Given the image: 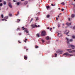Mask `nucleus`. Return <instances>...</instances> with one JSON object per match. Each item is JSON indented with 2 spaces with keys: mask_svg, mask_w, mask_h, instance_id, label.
Segmentation results:
<instances>
[{
  "mask_svg": "<svg viewBox=\"0 0 75 75\" xmlns=\"http://www.w3.org/2000/svg\"><path fill=\"white\" fill-rule=\"evenodd\" d=\"M8 0V1H10V0Z\"/></svg>",
  "mask_w": 75,
  "mask_h": 75,
  "instance_id": "56",
  "label": "nucleus"
},
{
  "mask_svg": "<svg viewBox=\"0 0 75 75\" xmlns=\"http://www.w3.org/2000/svg\"><path fill=\"white\" fill-rule=\"evenodd\" d=\"M33 21V18H32L31 19V20H30V22L31 21Z\"/></svg>",
  "mask_w": 75,
  "mask_h": 75,
  "instance_id": "41",
  "label": "nucleus"
},
{
  "mask_svg": "<svg viewBox=\"0 0 75 75\" xmlns=\"http://www.w3.org/2000/svg\"><path fill=\"white\" fill-rule=\"evenodd\" d=\"M66 39L67 40V44H69V41L70 42H72V41H73V40L72 39H71L70 40H69V39H68V38H66Z\"/></svg>",
  "mask_w": 75,
  "mask_h": 75,
  "instance_id": "2",
  "label": "nucleus"
},
{
  "mask_svg": "<svg viewBox=\"0 0 75 75\" xmlns=\"http://www.w3.org/2000/svg\"><path fill=\"white\" fill-rule=\"evenodd\" d=\"M52 57H54V56H52Z\"/></svg>",
  "mask_w": 75,
  "mask_h": 75,
  "instance_id": "61",
  "label": "nucleus"
},
{
  "mask_svg": "<svg viewBox=\"0 0 75 75\" xmlns=\"http://www.w3.org/2000/svg\"><path fill=\"white\" fill-rule=\"evenodd\" d=\"M4 19H2V21H4Z\"/></svg>",
  "mask_w": 75,
  "mask_h": 75,
  "instance_id": "48",
  "label": "nucleus"
},
{
  "mask_svg": "<svg viewBox=\"0 0 75 75\" xmlns=\"http://www.w3.org/2000/svg\"><path fill=\"white\" fill-rule=\"evenodd\" d=\"M18 34H19V35H21V33H18Z\"/></svg>",
  "mask_w": 75,
  "mask_h": 75,
  "instance_id": "39",
  "label": "nucleus"
},
{
  "mask_svg": "<svg viewBox=\"0 0 75 75\" xmlns=\"http://www.w3.org/2000/svg\"><path fill=\"white\" fill-rule=\"evenodd\" d=\"M58 17H59V16H58Z\"/></svg>",
  "mask_w": 75,
  "mask_h": 75,
  "instance_id": "57",
  "label": "nucleus"
},
{
  "mask_svg": "<svg viewBox=\"0 0 75 75\" xmlns=\"http://www.w3.org/2000/svg\"><path fill=\"white\" fill-rule=\"evenodd\" d=\"M8 18V16H6L4 18L5 20H6Z\"/></svg>",
  "mask_w": 75,
  "mask_h": 75,
  "instance_id": "16",
  "label": "nucleus"
},
{
  "mask_svg": "<svg viewBox=\"0 0 75 75\" xmlns=\"http://www.w3.org/2000/svg\"><path fill=\"white\" fill-rule=\"evenodd\" d=\"M1 0H0V3H1Z\"/></svg>",
  "mask_w": 75,
  "mask_h": 75,
  "instance_id": "52",
  "label": "nucleus"
},
{
  "mask_svg": "<svg viewBox=\"0 0 75 75\" xmlns=\"http://www.w3.org/2000/svg\"><path fill=\"white\" fill-rule=\"evenodd\" d=\"M64 9L63 8L62 9V11H64Z\"/></svg>",
  "mask_w": 75,
  "mask_h": 75,
  "instance_id": "40",
  "label": "nucleus"
},
{
  "mask_svg": "<svg viewBox=\"0 0 75 75\" xmlns=\"http://www.w3.org/2000/svg\"><path fill=\"white\" fill-rule=\"evenodd\" d=\"M4 4H6V1H4Z\"/></svg>",
  "mask_w": 75,
  "mask_h": 75,
  "instance_id": "26",
  "label": "nucleus"
},
{
  "mask_svg": "<svg viewBox=\"0 0 75 75\" xmlns=\"http://www.w3.org/2000/svg\"><path fill=\"white\" fill-rule=\"evenodd\" d=\"M56 20H58V18H56Z\"/></svg>",
  "mask_w": 75,
  "mask_h": 75,
  "instance_id": "42",
  "label": "nucleus"
},
{
  "mask_svg": "<svg viewBox=\"0 0 75 75\" xmlns=\"http://www.w3.org/2000/svg\"><path fill=\"white\" fill-rule=\"evenodd\" d=\"M3 5V4L2 3L0 4V6H2Z\"/></svg>",
  "mask_w": 75,
  "mask_h": 75,
  "instance_id": "28",
  "label": "nucleus"
},
{
  "mask_svg": "<svg viewBox=\"0 0 75 75\" xmlns=\"http://www.w3.org/2000/svg\"><path fill=\"white\" fill-rule=\"evenodd\" d=\"M61 4L62 5H65V3H64V2H63L62 3H61Z\"/></svg>",
  "mask_w": 75,
  "mask_h": 75,
  "instance_id": "19",
  "label": "nucleus"
},
{
  "mask_svg": "<svg viewBox=\"0 0 75 75\" xmlns=\"http://www.w3.org/2000/svg\"><path fill=\"white\" fill-rule=\"evenodd\" d=\"M36 21L38 20V17H36Z\"/></svg>",
  "mask_w": 75,
  "mask_h": 75,
  "instance_id": "38",
  "label": "nucleus"
},
{
  "mask_svg": "<svg viewBox=\"0 0 75 75\" xmlns=\"http://www.w3.org/2000/svg\"><path fill=\"white\" fill-rule=\"evenodd\" d=\"M42 42H44V40L42 39Z\"/></svg>",
  "mask_w": 75,
  "mask_h": 75,
  "instance_id": "33",
  "label": "nucleus"
},
{
  "mask_svg": "<svg viewBox=\"0 0 75 75\" xmlns=\"http://www.w3.org/2000/svg\"><path fill=\"white\" fill-rule=\"evenodd\" d=\"M28 49H26V51H28Z\"/></svg>",
  "mask_w": 75,
  "mask_h": 75,
  "instance_id": "54",
  "label": "nucleus"
},
{
  "mask_svg": "<svg viewBox=\"0 0 75 75\" xmlns=\"http://www.w3.org/2000/svg\"><path fill=\"white\" fill-rule=\"evenodd\" d=\"M38 26L39 27H40V25H38Z\"/></svg>",
  "mask_w": 75,
  "mask_h": 75,
  "instance_id": "62",
  "label": "nucleus"
},
{
  "mask_svg": "<svg viewBox=\"0 0 75 75\" xmlns=\"http://www.w3.org/2000/svg\"><path fill=\"white\" fill-rule=\"evenodd\" d=\"M17 23H19V21H20V19H18L17 20Z\"/></svg>",
  "mask_w": 75,
  "mask_h": 75,
  "instance_id": "17",
  "label": "nucleus"
},
{
  "mask_svg": "<svg viewBox=\"0 0 75 75\" xmlns=\"http://www.w3.org/2000/svg\"><path fill=\"white\" fill-rule=\"evenodd\" d=\"M73 29L74 30H75V26L73 27Z\"/></svg>",
  "mask_w": 75,
  "mask_h": 75,
  "instance_id": "36",
  "label": "nucleus"
},
{
  "mask_svg": "<svg viewBox=\"0 0 75 75\" xmlns=\"http://www.w3.org/2000/svg\"><path fill=\"white\" fill-rule=\"evenodd\" d=\"M46 39L47 40H50V37L48 36L47 37Z\"/></svg>",
  "mask_w": 75,
  "mask_h": 75,
  "instance_id": "10",
  "label": "nucleus"
},
{
  "mask_svg": "<svg viewBox=\"0 0 75 75\" xmlns=\"http://www.w3.org/2000/svg\"><path fill=\"white\" fill-rule=\"evenodd\" d=\"M66 24L67 25H70L71 24V23H66Z\"/></svg>",
  "mask_w": 75,
  "mask_h": 75,
  "instance_id": "11",
  "label": "nucleus"
},
{
  "mask_svg": "<svg viewBox=\"0 0 75 75\" xmlns=\"http://www.w3.org/2000/svg\"><path fill=\"white\" fill-rule=\"evenodd\" d=\"M5 21H7V20H6V19H5Z\"/></svg>",
  "mask_w": 75,
  "mask_h": 75,
  "instance_id": "55",
  "label": "nucleus"
},
{
  "mask_svg": "<svg viewBox=\"0 0 75 75\" xmlns=\"http://www.w3.org/2000/svg\"><path fill=\"white\" fill-rule=\"evenodd\" d=\"M63 55H66L67 56L69 55V54L68 52H66V53H65L64 54H63Z\"/></svg>",
  "mask_w": 75,
  "mask_h": 75,
  "instance_id": "6",
  "label": "nucleus"
},
{
  "mask_svg": "<svg viewBox=\"0 0 75 75\" xmlns=\"http://www.w3.org/2000/svg\"><path fill=\"white\" fill-rule=\"evenodd\" d=\"M59 33H58V36H59Z\"/></svg>",
  "mask_w": 75,
  "mask_h": 75,
  "instance_id": "50",
  "label": "nucleus"
},
{
  "mask_svg": "<svg viewBox=\"0 0 75 75\" xmlns=\"http://www.w3.org/2000/svg\"><path fill=\"white\" fill-rule=\"evenodd\" d=\"M26 48V47H25L24 48H25V49Z\"/></svg>",
  "mask_w": 75,
  "mask_h": 75,
  "instance_id": "58",
  "label": "nucleus"
},
{
  "mask_svg": "<svg viewBox=\"0 0 75 75\" xmlns=\"http://www.w3.org/2000/svg\"><path fill=\"white\" fill-rule=\"evenodd\" d=\"M62 52H63V51L61 50H58V51L56 52V53H58V54H61L62 53Z\"/></svg>",
  "mask_w": 75,
  "mask_h": 75,
  "instance_id": "4",
  "label": "nucleus"
},
{
  "mask_svg": "<svg viewBox=\"0 0 75 75\" xmlns=\"http://www.w3.org/2000/svg\"><path fill=\"white\" fill-rule=\"evenodd\" d=\"M47 29H50V28H49V27L47 28Z\"/></svg>",
  "mask_w": 75,
  "mask_h": 75,
  "instance_id": "51",
  "label": "nucleus"
},
{
  "mask_svg": "<svg viewBox=\"0 0 75 75\" xmlns=\"http://www.w3.org/2000/svg\"><path fill=\"white\" fill-rule=\"evenodd\" d=\"M50 17V15H47V18H49Z\"/></svg>",
  "mask_w": 75,
  "mask_h": 75,
  "instance_id": "23",
  "label": "nucleus"
},
{
  "mask_svg": "<svg viewBox=\"0 0 75 75\" xmlns=\"http://www.w3.org/2000/svg\"><path fill=\"white\" fill-rule=\"evenodd\" d=\"M9 16H10V17H11L12 16V14L11 13H9Z\"/></svg>",
  "mask_w": 75,
  "mask_h": 75,
  "instance_id": "20",
  "label": "nucleus"
},
{
  "mask_svg": "<svg viewBox=\"0 0 75 75\" xmlns=\"http://www.w3.org/2000/svg\"><path fill=\"white\" fill-rule=\"evenodd\" d=\"M40 34L39 33H38L36 35V36H37L38 37H40Z\"/></svg>",
  "mask_w": 75,
  "mask_h": 75,
  "instance_id": "15",
  "label": "nucleus"
},
{
  "mask_svg": "<svg viewBox=\"0 0 75 75\" xmlns=\"http://www.w3.org/2000/svg\"><path fill=\"white\" fill-rule=\"evenodd\" d=\"M46 32L45 31H43L42 32V33L41 34V35L42 36H45V35Z\"/></svg>",
  "mask_w": 75,
  "mask_h": 75,
  "instance_id": "3",
  "label": "nucleus"
},
{
  "mask_svg": "<svg viewBox=\"0 0 75 75\" xmlns=\"http://www.w3.org/2000/svg\"><path fill=\"white\" fill-rule=\"evenodd\" d=\"M46 8H47V9H48V8H49V6H46Z\"/></svg>",
  "mask_w": 75,
  "mask_h": 75,
  "instance_id": "35",
  "label": "nucleus"
},
{
  "mask_svg": "<svg viewBox=\"0 0 75 75\" xmlns=\"http://www.w3.org/2000/svg\"><path fill=\"white\" fill-rule=\"evenodd\" d=\"M66 50L70 54H72L73 52H75V50H72L71 49H66Z\"/></svg>",
  "mask_w": 75,
  "mask_h": 75,
  "instance_id": "1",
  "label": "nucleus"
},
{
  "mask_svg": "<svg viewBox=\"0 0 75 75\" xmlns=\"http://www.w3.org/2000/svg\"><path fill=\"white\" fill-rule=\"evenodd\" d=\"M25 59L27 60V57L26 56H25L24 57Z\"/></svg>",
  "mask_w": 75,
  "mask_h": 75,
  "instance_id": "9",
  "label": "nucleus"
},
{
  "mask_svg": "<svg viewBox=\"0 0 75 75\" xmlns=\"http://www.w3.org/2000/svg\"><path fill=\"white\" fill-rule=\"evenodd\" d=\"M18 30H20V28H18L17 29V31H18Z\"/></svg>",
  "mask_w": 75,
  "mask_h": 75,
  "instance_id": "43",
  "label": "nucleus"
},
{
  "mask_svg": "<svg viewBox=\"0 0 75 75\" xmlns=\"http://www.w3.org/2000/svg\"><path fill=\"white\" fill-rule=\"evenodd\" d=\"M19 13H20V12L19 11H18V12L17 13V14H16V16H18V14H19Z\"/></svg>",
  "mask_w": 75,
  "mask_h": 75,
  "instance_id": "14",
  "label": "nucleus"
},
{
  "mask_svg": "<svg viewBox=\"0 0 75 75\" xmlns=\"http://www.w3.org/2000/svg\"><path fill=\"white\" fill-rule=\"evenodd\" d=\"M58 9H59V10H60V8H58Z\"/></svg>",
  "mask_w": 75,
  "mask_h": 75,
  "instance_id": "59",
  "label": "nucleus"
},
{
  "mask_svg": "<svg viewBox=\"0 0 75 75\" xmlns=\"http://www.w3.org/2000/svg\"><path fill=\"white\" fill-rule=\"evenodd\" d=\"M63 25H64V24H63Z\"/></svg>",
  "mask_w": 75,
  "mask_h": 75,
  "instance_id": "63",
  "label": "nucleus"
},
{
  "mask_svg": "<svg viewBox=\"0 0 75 75\" xmlns=\"http://www.w3.org/2000/svg\"><path fill=\"white\" fill-rule=\"evenodd\" d=\"M70 20H72V18H68V20H69L70 21H70Z\"/></svg>",
  "mask_w": 75,
  "mask_h": 75,
  "instance_id": "22",
  "label": "nucleus"
},
{
  "mask_svg": "<svg viewBox=\"0 0 75 75\" xmlns=\"http://www.w3.org/2000/svg\"><path fill=\"white\" fill-rule=\"evenodd\" d=\"M55 57H57V54H56V53L55 54Z\"/></svg>",
  "mask_w": 75,
  "mask_h": 75,
  "instance_id": "32",
  "label": "nucleus"
},
{
  "mask_svg": "<svg viewBox=\"0 0 75 75\" xmlns=\"http://www.w3.org/2000/svg\"><path fill=\"white\" fill-rule=\"evenodd\" d=\"M51 6H55V5H54V4H51Z\"/></svg>",
  "mask_w": 75,
  "mask_h": 75,
  "instance_id": "34",
  "label": "nucleus"
},
{
  "mask_svg": "<svg viewBox=\"0 0 75 75\" xmlns=\"http://www.w3.org/2000/svg\"><path fill=\"white\" fill-rule=\"evenodd\" d=\"M21 1H24V0H21Z\"/></svg>",
  "mask_w": 75,
  "mask_h": 75,
  "instance_id": "53",
  "label": "nucleus"
},
{
  "mask_svg": "<svg viewBox=\"0 0 75 75\" xmlns=\"http://www.w3.org/2000/svg\"><path fill=\"white\" fill-rule=\"evenodd\" d=\"M69 55L70 56H73V55L72 54H69Z\"/></svg>",
  "mask_w": 75,
  "mask_h": 75,
  "instance_id": "30",
  "label": "nucleus"
},
{
  "mask_svg": "<svg viewBox=\"0 0 75 75\" xmlns=\"http://www.w3.org/2000/svg\"><path fill=\"white\" fill-rule=\"evenodd\" d=\"M8 5L10 7V8H12V6H11V4H10V3L8 4Z\"/></svg>",
  "mask_w": 75,
  "mask_h": 75,
  "instance_id": "8",
  "label": "nucleus"
},
{
  "mask_svg": "<svg viewBox=\"0 0 75 75\" xmlns=\"http://www.w3.org/2000/svg\"><path fill=\"white\" fill-rule=\"evenodd\" d=\"M25 41H27V39H25Z\"/></svg>",
  "mask_w": 75,
  "mask_h": 75,
  "instance_id": "49",
  "label": "nucleus"
},
{
  "mask_svg": "<svg viewBox=\"0 0 75 75\" xmlns=\"http://www.w3.org/2000/svg\"><path fill=\"white\" fill-rule=\"evenodd\" d=\"M74 1H75V0H74Z\"/></svg>",
  "mask_w": 75,
  "mask_h": 75,
  "instance_id": "64",
  "label": "nucleus"
},
{
  "mask_svg": "<svg viewBox=\"0 0 75 75\" xmlns=\"http://www.w3.org/2000/svg\"><path fill=\"white\" fill-rule=\"evenodd\" d=\"M58 27H59V23H58Z\"/></svg>",
  "mask_w": 75,
  "mask_h": 75,
  "instance_id": "37",
  "label": "nucleus"
},
{
  "mask_svg": "<svg viewBox=\"0 0 75 75\" xmlns=\"http://www.w3.org/2000/svg\"><path fill=\"white\" fill-rule=\"evenodd\" d=\"M22 28H23V30H25V28H24V27H22Z\"/></svg>",
  "mask_w": 75,
  "mask_h": 75,
  "instance_id": "24",
  "label": "nucleus"
},
{
  "mask_svg": "<svg viewBox=\"0 0 75 75\" xmlns=\"http://www.w3.org/2000/svg\"><path fill=\"white\" fill-rule=\"evenodd\" d=\"M13 2H16V1H15V0H13Z\"/></svg>",
  "mask_w": 75,
  "mask_h": 75,
  "instance_id": "46",
  "label": "nucleus"
},
{
  "mask_svg": "<svg viewBox=\"0 0 75 75\" xmlns=\"http://www.w3.org/2000/svg\"><path fill=\"white\" fill-rule=\"evenodd\" d=\"M35 26H36L35 24V25H31L32 27L33 28H35Z\"/></svg>",
  "mask_w": 75,
  "mask_h": 75,
  "instance_id": "12",
  "label": "nucleus"
},
{
  "mask_svg": "<svg viewBox=\"0 0 75 75\" xmlns=\"http://www.w3.org/2000/svg\"><path fill=\"white\" fill-rule=\"evenodd\" d=\"M74 17H75V15L74 14H72L71 16V17H72V18H74Z\"/></svg>",
  "mask_w": 75,
  "mask_h": 75,
  "instance_id": "13",
  "label": "nucleus"
},
{
  "mask_svg": "<svg viewBox=\"0 0 75 75\" xmlns=\"http://www.w3.org/2000/svg\"><path fill=\"white\" fill-rule=\"evenodd\" d=\"M24 41L25 42H27L26 41V40H24Z\"/></svg>",
  "mask_w": 75,
  "mask_h": 75,
  "instance_id": "45",
  "label": "nucleus"
},
{
  "mask_svg": "<svg viewBox=\"0 0 75 75\" xmlns=\"http://www.w3.org/2000/svg\"><path fill=\"white\" fill-rule=\"evenodd\" d=\"M24 32H26L27 34L28 33V30L27 29H25V30H24Z\"/></svg>",
  "mask_w": 75,
  "mask_h": 75,
  "instance_id": "7",
  "label": "nucleus"
},
{
  "mask_svg": "<svg viewBox=\"0 0 75 75\" xmlns=\"http://www.w3.org/2000/svg\"><path fill=\"white\" fill-rule=\"evenodd\" d=\"M35 27H38V26H37V25H36V26H35Z\"/></svg>",
  "mask_w": 75,
  "mask_h": 75,
  "instance_id": "47",
  "label": "nucleus"
},
{
  "mask_svg": "<svg viewBox=\"0 0 75 75\" xmlns=\"http://www.w3.org/2000/svg\"><path fill=\"white\" fill-rule=\"evenodd\" d=\"M69 47H71L72 48V50H74L75 48V46L74 45H69Z\"/></svg>",
  "mask_w": 75,
  "mask_h": 75,
  "instance_id": "5",
  "label": "nucleus"
},
{
  "mask_svg": "<svg viewBox=\"0 0 75 75\" xmlns=\"http://www.w3.org/2000/svg\"><path fill=\"white\" fill-rule=\"evenodd\" d=\"M72 38H73L74 39H75V36H74V35L72 36Z\"/></svg>",
  "mask_w": 75,
  "mask_h": 75,
  "instance_id": "18",
  "label": "nucleus"
},
{
  "mask_svg": "<svg viewBox=\"0 0 75 75\" xmlns=\"http://www.w3.org/2000/svg\"><path fill=\"white\" fill-rule=\"evenodd\" d=\"M69 31H68L67 32V33H66V34L67 35V34H68V33H69Z\"/></svg>",
  "mask_w": 75,
  "mask_h": 75,
  "instance_id": "31",
  "label": "nucleus"
},
{
  "mask_svg": "<svg viewBox=\"0 0 75 75\" xmlns=\"http://www.w3.org/2000/svg\"><path fill=\"white\" fill-rule=\"evenodd\" d=\"M21 43V42H19V43H20V44Z\"/></svg>",
  "mask_w": 75,
  "mask_h": 75,
  "instance_id": "60",
  "label": "nucleus"
},
{
  "mask_svg": "<svg viewBox=\"0 0 75 75\" xmlns=\"http://www.w3.org/2000/svg\"><path fill=\"white\" fill-rule=\"evenodd\" d=\"M27 3L28 2L27 1H25L24 2L25 4H27Z\"/></svg>",
  "mask_w": 75,
  "mask_h": 75,
  "instance_id": "21",
  "label": "nucleus"
},
{
  "mask_svg": "<svg viewBox=\"0 0 75 75\" xmlns=\"http://www.w3.org/2000/svg\"><path fill=\"white\" fill-rule=\"evenodd\" d=\"M17 5H19L20 4V3L19 2H18L17 3Z\"/></svg>",
  "mask_w": 75,
  "mask_h": 75,
  "instance_id": "29",
  "label": "nucleus"
},
{
  "mask_svg": "<svg viewBox=\"0 0 75 75\" xmlns=\"http://www.w3.org/2000/svg\"><path fill=\"white\" fill-rule=\"evenodd\" d=\"M52 30V28H50V31H51Z\"/></svg>",
  "mask_w": 75,
  "mask_h": 75,
  "instance_id": "44",
  "label": "nucleus"
},
{
  "mask_svg": "<svg viewBox=\"0 0 75 75\" xmlns=\"http://www.w3.org/2000/svg\"><path fill=\"white\" fill-rule=\"evenodd\" d=\"M35 48H38V46H37V45H36L35 46Z\"/></svg>",
  "mask_w": 75,
  "mask_h": 75,
  "instance_id": "27",
  "label": "nucleus"
},
{
  "mask_svg": "<svg viewBox=\"0 0 75 75\" xmlns=\"http://www.w3.org/2000/svg\"><path fill=\"white\" fill-rule=\"evenodd\" d=\"M1 17H2V18H3L4 17L3 15V14L1 15Z\"/></svg>",
  "mask_w": 75,
  "mask_h": 75,
  "instance_id": "25",
  "label": "nucleus"
}]
</instances>
